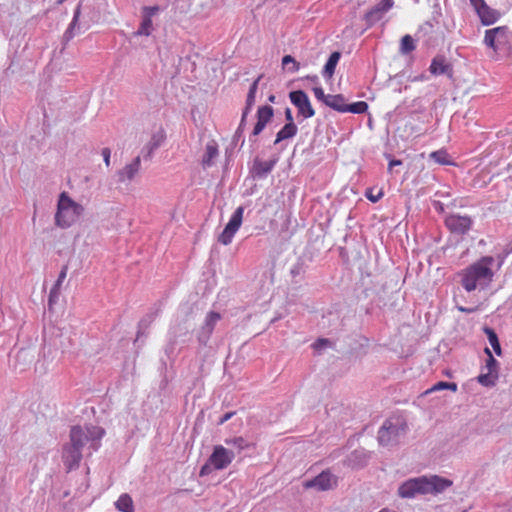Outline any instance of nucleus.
Masks as SVG:
<instances>
[{"label":"nucleus","mask_w":512,"mask_h":512,"mask_svg":"<svg viewBox=\"0 0 512 512\" xmlns=\"http://www.w3.org/2000/svg\"><path fill=\"white\" fill-rule=\"evenodd\" d=\"M495 258L484 256L459 273L460 283L467 292L487 289L493 281Z\"/></svg>","instance_id":"obj_1"},{"label":"nucleus","mask_w":512,"mask_h":512,"mask_svg":"<svg viewBox=\"0 0 512 512\" xmlns=\"http://www.w3.org/2000/svg\"><path fill=\"white\" fill-rule=\"evenodd\" d=\"M453 482L437 475L410 478L398 488V496L411 499L417 495L439 494L451 487Z\"/></svg>","instance_id":"obj_2"},{"label":"nucleus","mask_w":512,"mask_h":512,"mask_svg":"<svg viewBox=\"0 0 512 512\" xmlns=\"http://www.w3.org/2000/svg\"><path fill=\"white\" fill-rule=\"evenodd\" d=\"M82 204L74 201L67 192L60 193L57 201V209L54 216L55 225L61 229H67L79 221L84 214Z\"/></svg>","instance_id":"obj_3"},{"label":"nucleus","mask_w":512,"mask_h":512,"mask_svg":"<svg viewBox=\"0 0 512 512\" xmlns=\"http://www.w3.org/2000/svg\"><path fill=\"white\" fill-rule=\"evenodd\" d=\"M235 453L222 445L214 446L212 454L201 467L200 476H206L213 470L226 469L234 460Z\"/></svg>","instance_id":"obj_4"},{"label":"nucleus","mask_w":512,"mask_h":512,"mask_svg":"<svg viewBox=\"0 0 512 512\" xmlns=\"http://www.w3.org/2000/svg\"><path fill=\"white\" fill-rule=\"evenodd\" d=\"M407 424L400 418L386 420L378 431V441L387 446L396 443L406 433Z\"/></svg>","instance_id":"obj_5"},{"label":"nucleus","mask_w":512,"mask_h":512,"mask_svg":"<svg viewBox=\"0 0 512 512\" xmlns=\"http://www.w3.org/2000/svg\"><path fill=\"white\" fill-rule=\"evenodd\" d=\"M75 430H79L81 437H79L78 447L80 449H84L87 447L89 454L97 451L100 447V441L105 434L103 428L94 425H88L85 427L74 426L71 428L70 433H73Z\"/></svg>","instance_id":"obj_6"},{"label":"nucleus","mask_w":512,"mask_h":512,"mask_svg":"<svg viewBox=\"0 0 512 512\" xmlns=\"http://www.w3.org/2000/svg\"><path fill=\"white\" fill-rule=\"evenodd\" d=\"M512 34L507 26H499L485 31L484 44L495 52L509 48Z\"/></svg>","instance_id":"obj_7"},{"label":"nucleus","mask_w":512,"mask_h":512,"mask_svg":"<svg viewBox=\"0 0 512 512\" xmlns=\"http://www.w3.org/2000/svg\"><path fill=\"white\" fill-rule=\"evenodd\" d=\"M79 437H81L79 430L70 433V444L65 445L63 448L62 458L68 470L78 467L82 459V449L78 447Z\"/></svg>","instance_id":"obj_8"},{"label":"nucleus","mask_w":512,"mask_h":512,"mask_svg":"<svg viewBox=\"0 0 512 512\" xmlns=\"http://www.w3.org/2000/svg\"><path fill=\"white\" fill-rule=\"evenodd\" d=\"M243 214H244V207L239 206L236 208V210L231 215L228 223L226 224L224 230L218 237V241L223 245H229L237 231L242 225L243 221Z\"/></svg>","instance_id":"obj_9"},{"label":"nucleus","mask_w":512,"mask_h":512,"mask_svg":"<svg viewBox=\"0 0 512 512\" xmlns=\"http://www.w3.org/2000/svg\"><path fill=\"white\" fill-rule=\"evenodd\" d=\"M469 1L472 7L474 8L477 16L479 17L482 25L489 26L496 23L500 19L501 13L498 10L488 6L485 0Z\"/></svg>","instance_id":"obj_10"},{"label":"nucleus","mask_w":512,"mask_h":512,"mask_svg":"<svg viewBox=\"0 0 512 512\" xmlns=\"http://www.w3.org/2000/svg\"><path fill=\"white\" fill-rule=\"evenodd\" d=\"M338 484V478L330 471L326 470L321 472L319 475L311 480L304 482L303 486L306 489L314 488L318 491H327L334 489Z\"/></svg>","instance_id":"obj_11"},{"label":"nucleus","mask_w":512,"mask_h":512,"mask_svg":"<svg viewBox=\"0 0 512 512\" xmlns=\"http://www.w3.org/2000/svg\"><path fill=\"white\" fill-rule=\"evenodd\" d=\"M289 99L291 103L297 108L298 114L303 118L307 119L315 115V110L311 105L308 95L304 91L297 90L290 92Z\"/></svg>","instance_id":"obj_12"},{"label":"nucleus","mask_w":512,"mask_h":512,"mask_svg":"<svg viewBox=\"0 0 512 512\" xmlns=\"http://www.w3.org/2000/svg\"><path fill=\"white\" fill-rule=\"evenodd\" d=\"M261 78H262V75L258 76L253 81V83L251 84V86L249 88V91H248V94H247V98H246V105H245V108L243 110L241 121H240V124H239V126H238V128L236 130L235 136H240L241 133L243 132V129H244V126H245V122H246V118H247L248 114L250 113L252 107L255 104L258 84H259Z\"/></svg>","instance_id":"obj_13"},{"label":"nucleus","mask_w":512,"mask_h":512,"mask_svg":"<svg viewBox=\"0 0 512 512\" xmlns=\"http://www.w3.org/2000/svg\"><path fill=\"white\" fill-rule=\"evenodd\" d=\"M445 224L451 232L462 235L470 230L472 220L468 216L452 214L446 217Z\"/></svg>","instance_id":"obj_14"},{"label":"nucleus","mask_w":512,"mask_h":512,"mask_svg":"<svg viewBox=\"0 0 512 512\" xmlns=\"http://www.w3.org/2000/svg\"><path fill=\"white\" fill-rule=\"evenodd\" d=\"M220 319L221 315L218 312L211 311L206 315L204 324L198 332V341L200 344L206 345L208 343L215 325Z\"/></svg>","instance_id":"obj_15"},{"label":"nucleus","mask_w":512,"mask_h":512,"mask_svg":"<svg viewBox=\"0 0 512 512\" xmlns=\"http://www.w3.org/2000/svg\"><path fill=\"white\" fill-rule=\"evenodd\" d=\"M140 167L141 159L140 156H137L117 172L118 182L124 184L130 183L139 173Z\"/></svg>","instance_id":"obj_16"},{"label":"nucleus","mask_w":512,"mask_h":512,"mask_svg":"<svg viewBox=\"0 0 512 512\" xmlns=\"http://www.w3.org/2000/svg\"><path fill=\"white\" fill-rule=\"evenodd\" d=\"M393 4V0H382L380 3L374 6L364 16L367 24L371 26L381 20L384 14L392 8Z\"/></svg>","instance_id":"obj_17"},{"label":"nucleus","mask_w":512,"mask_h":512,"mask_svg":"<svg viewBox=\"0 0 512 512\" xmlns=\"http://www.w3.org/2000/svg\"><path fill=\"white\" fill-rule=\"evenodd\" d=\"M429 71L434 76L447 75L452 77L453 67L443 55L435 56L429 66Z\"/></svg>","instance_id":"obj_18"},{"label":"nucleus","mask_w":512,"mask_h":512,"mask_svg":"<svg viewBox=\"0 0 512 512\" xmlns=\"http://www.w3.org/2000/svg\"><path fill=\"white\" fill-rule=\"evenodd\" d=\"M274 115V110L269 105H264L258 108L257 110V122L252 131L253 136H258L266 127V125L271 121Z\"/></svg>","instance_id":"obj_19"},{"label":"nucleus","mask_w":512,"mask_h":512,"mask_svg":"<svg viewBox=\"0 0 512 512\" xmlns=\"http://www.w3.org/2000/svg\"><path fill=\"white\" fill-rule=\"evenodd\" d=\"M274 115V110L269 105H264L258 108L257 110V122L252 131L253 136H258L266 127V125L271 121Z\"/></svg>","instance_id":"obj_20"},{"label":"nucleus","mask_w":512,"mask_h":512,"mask_svg":"<svg viewBox=\"0 0 512 512\" xmlns=\"http://www.w3.org/2000/svg\"><path fill=\"white\" fill-rule=\"evenodd\" d=\"M275 163H276L275 160L262 161V160L256 159L254 161V165H253L254 175L259 178L266 177L272 171Z\"/></svg>","instance_id":"obj_21"},{"label":"nucleus","mask_w":512,"mask_h":512,"mask_svg":"<svg viewBox=\"0 0 512 512\" xmlns=\"http://www.w3.org/2000/svg\"><path fill=\"white\" fill-rule=\"evenodd\" d=\"M325 105L335 111L346 113L347 104L345 102L344 96L341 94H328L327 102Z\"/></svg>","instance_id":"obj_22"},{"label":"nucleus","mask_w":512,"mask_h":512,"mask_svg":"<svg viewBox=\"0 0 512 512\" xmlns=\"http://www.w3.org/2000/svg\"><path fill=\"white\" fill-rule=\"evenodd\" d=\"M297 131L298 128L295 123H286L277 133L274 144L293 138L297 134Z\"/></svg>","instance_id":"obj_23"},{"label":"nucleus","mask_w":512,"mask_h":512,"mask_svg":"<svg viewBox=\"0 0 512 512\" xmlns=\"http://www.w3.org/2000/svg\"><path fill=\"white\" fill-rule=\"evenodd\" d=\"M218 156V148L214 142H210L206 145L205 153L202 157V165L204 168L211 167L214 163L215 158Z\"/></svg>","instance_id":"obj_24"},{"label":"nucleus","mask_w":512,"mask_h":512,"mask_svg":"<svg viewBox=\"0 0 512 512\" xmlns=\"http://www.w3.org/2000/svg\"><path fill=\"white\" fill-rule=\"evenodd\" d=\"M114 505L120 512H134L133 500L127 493L121 494Z\"/></svg>","instance_id":"obj_25"},{"label":"nucleus","mask_w":512,"mask_h":512,"mask_svg":"<svg viewBox=\"0 0 512 512\" xmlns=\"http://www.w3.org/2000/svg\"><path fill=\"white\" fill-rule=\"evenodd\" d=\"M340 53L339 52H333L330 57L328 58V61L326 62L324 69L322 71L323 77L330 79L334 72L336 65L338 64L340 60Z\"/></svg>","instance_id":"obj_26"},{"label":"nucleus","mask_w":512,"mask_h":512,"mask_svg":"<svg viewBox=\"0 0 512 512\" xmlns=\"http://www.w3.org/2000/svg\"><path fill=\"white\" fill-rule=\"evenodd\" d=\"M483 331L486 334L488 341L496 355L500 356L502 354V349L496 332L487 326L483 328Z\"/></svg>","instance_id":"obj_27"},{"label":"nucleus","mask_w":512,"mask_h":512,"mask_svg":"<svg viewBox=\"0 0 512 512\" xmlns=\"http://www.w3.org/2000/svg\"><path fill=\"white\" fill-rule=\"evenodd\" d=\"M80 13H81V5L79 4L75 9L73 19L64 34V37L67 40L72 39L76 34V27H77V23H78V20L80 17Z\"/></svg>","instance_id":"obj_28"},{"label":"nucleus","mask_w":512,"mask_h":512,"mask_svg":"<svg viewBox=\"0 0 512 512\" xmlns=\"http://www.w3.org/2000/svg\"><path fill=\"white\" fill-rule=\"evenodd\" d=\"M225 444L228 446H233L238 451V453L250 446L249 442L246 441L243 437L225 439Z\"/></svg>","instance_id":"obj_29"},{"label":"nucleus","mask_w":512,"mask_h":512,"mask_svg":"<svg viewBox=\"0 0 512 512\" xmlns=\"http://www.w3.org/2000/svg\"><path fill=\"white\" fill-rule=\"evenodd\" d=\"M498 379V375L495 374V373H492V372H486V373H481L478 377H477V380L478 382L485 386V387H492L496 384V380Z\"/></svg>","instance_id":"obj_30"},{"label":"nucleus","mask_w":512,"mask_h":512,"mask_svg":"<svg viewBox=\"0 0 512 512\" xmlns=\"http://www.w3.org/2000/svg\"><path fill=\"white\" fill-rule=\"evenodd\" d=\"M484 352L487 355L485 369L488 372H492V373H495L498 375V370H499L498 361L493 357L489 348H485Z\"/></svg>","instance_id":"obj_31"},{"label":"nucleus","mask_w":512,"mask_h":512,"mask_svg":"<svg viewBox=\"0 0 512 512\" xmlns=\"http://www.w3.org/2000/svg\"><path fill=\"white\" fill-rule=\"evenodd\" d=\"M152 19L149 17H143L140 27L135 32L137 36H149L152 32Z\"/></svg>","instance_id":"obj_32"},{"label":"nucleus","mask_w":512,"mask_h":512,"mask_svg":"<svg viewBox=\"0 0 512 512\" xmlns=\"http://www.w3.org/2000/svg\"><path fill=\"white\" fill-rule=\"evenodd\" d=\"M368 109V104L364 101L355 102L352 104H347L346 112L354 113V114H362L365 113Z\"/></svg>","instance_id":"obj_33"},{"label":"nucleus","mask_w":512,"mask_h":512,"mask_svg":"<svg viewBox=\"0 0 512 512\" xmlns=\"http://www.w3.org/2000/svg\"><path fill=\"white\" fill-rule=\"evenodd\" d=\"M415 49L414 40L410 35H405L401 39L400 50L403 54H408Z\"/></svg>","instance_id":"obj_34"},{"label":"nucleus","mask_w":512,"mask_h":512,"mask_svg":"<svg viewBox=\"0 0 512 512\" xmlns=\"http://www.w3.org/2000/svg\"><path fill=\"white\" fill-rule=\"evenodd\" d=\"M282 65L292 73L298 71L300 67L299 63L291 55H285L282 58Z\"/></svg>","instance_id":"obj_35"},{"label":"nucleus","mask_w":512,"mask_h":512,"mask_svg":"<svg viewBox=\"0 0 512 512\" xmlns=\"http://www.w3.org/2000/svg\"><path fill=\"white\" fill-rule=\"evenodd\" d=\"M457 388H458L457 384L454 382L440 381V382L436 383L434 386H432L429 390H427L426 393H430L433 391H439V390H443V389H449L453 392H456Z\"/></svg>","instance_id":"obj_36"},{"label":"nucleus","mask_w":512,"mask_h":512,"mask_svg":"<svg viewBox=\"0 0 512 512\" xmlns=\"http://www.w3.org/2000/svg\"><path fill=\"white\" fill-rule=\"evenodd\" d=\"M430 158L439 164H448V154L443 150L434 151L430 154Z\"/></svg>","instance_id":"obj_37"},{"label":"nucleus","mask_w":512,"mask_h":512,"mask_svg":"<svg viewBox=\"0 0 512 512\" xmlns=\"http://www.w3.org/2000/svg\"><path fill=\"white\" fill-rule=\"evenodd\" d=\"M313 92H314V96L316 97L317 100H319V101L323 102L324 104H326L327 98H328V94L324 93V90H323L322 87H320V86L313 87Z\"/></svg>","instance_id":"obj_38"},{"label":"nucleus","mask_w":512,"mask_h":512,"mask_svg":"<svg viewBox=\"0 0 512 512\" xmlns=\"http://www.w3.org/2000/svg\"><path fill=\"white\" fill-rule=\"evenodd\" d=\"M366 197L373 203H376L378 202L382 196H383V192L382 191H379L376 195L373 194V189H368L365 193Z\"/></svg>","instance_id":"obj_39"},{"label":"nucleus","mask_w":512,"mask_h":512,"mask_svg":"<svg viewBox=\"0 0 512 512\" xmlns=\"http://www.w3.org/2000/svg\"><path fill=\"white\" fill-rule=\"evenodd\" d=\"M67 270H68L67 266H64V267L61 269V271H60V273H59V275H58L57 281H56V283L54 284V286H56V287H58V288H60V287H61L62 283L64 282V280H65V278H66V276H67Z\"/></svg>","instance_id":"obj_40"},{"label":"nucleus","mask_w":512,"mask_h":512,"mask_svg":"<svg viewBox=\"0 0 512 512\" xmlns=\"http://www.w3.org/2000/svg\"><path fill=\"white\" fill-rule=\"evenodd\" d=\"M59 294H60V288L53 286L50 291V294H49V303L51 304V303L56 302L59 297Z\"/></svg>","instance_id":"obj_41"},{"label":"nucleus","mask_w":512,"mask_h":512,"mask_svg":"<svg viewBox=\"0 0 512 512\" xmlns=\"http://www.w3.org/2000/svg\"><path fill=\"white\" fill-rule=\"evenodd\" d=\"M362 456H364V453L362 451H354L351 456L348 458V465L355 467L354 458L360 459Z\"/></svg>","instance_id":"obj_42"},{"label":"nucleus","mask_w":512,"mask_h":512,"mask_svg":"<svg viewBox=\"0 0 512 512\" xmlns=\"http://www.w3.org/2000/svg\"><path fill=\"white\" fill-rule=\"evenodd\" d=\"M159 10L157 6L144 7V17L152 18V16Z\"/></svg>","instance_id":"obj_43"},{"label":"nucleus","mask_w":512,"mask_h":512,"mask_svg":"<svg viewBox=\"0 0 512 512\" xmlns=\"http://www.w3.org/2000/svg\"><path fill=\"white\" fill-rule=\"evenodd\" d=\"M106 167L110 166L111 151L109 148H103L101 152Z\"/></svg>","instance_id":"obj_44"},{"label":"nucleus","mask_w":512,"mask_h":512,"mask_svg":"<svg viewBox=\"0 0 512 512\" xmlns=\"http://www.w3.org/2000/svg\"><path fill=\"white\" fill-rule=\"evenodd\" d=\"M235 414V412H227L225 413L218 421V425H223L225 422H227L228 420H230L233 415Z\"/></svg>","instance_id":"obj_45"},{"label":"nucleus","mask_w":512,"mask_h":512,"mask_svg":"<svg viewBox=\"0 0 512 512\" xmlns=\"http://www.w3.org/2000/svg\"><path fill=\"white\" fill-rule=\"evenodd\" d=\"M329 343L328 340L326 339H318L315 343H314V347L316 349H321L322 347L326 346L327 344Z\"/></svg>","instance_id":"obj_46"},{"label":"nucleus","mask_w":512,"mask_h":512,"mask_svg":"<svg viewBox=\"0 0 512 512\" xmlns=\"http://www.w3.org/2000/svg\"><path fill=\"white\" fill-rule=\"evenodd\" d=\"M401 164H402V161H401V160L391 159V160L389 161V165H388V170H389V172H391V171H392V169H393V167H394V166H399V165H401Z\"/></svg>","instance_id":"obj_47"},{"label":"nucleus","mask_w":512,"mask_h":512,"mask_svg":"<svg viewBox=\"0 0 512 512\" xmlns=\"http://www.w3.org/2000/svg\"><path fill=\"white\" fill-rule=\"evenodd\" d=\"M285 118L287 120V123H294L292 111L290 108H286L285 110Z\"/></svg>","instance_id":"obj_48"},{"label":"nucleus","mask_w":512,"mask_h":512,"mask_svg":"<svg viewBox=\"0 0 512 512\" xmlns=\"http://www.w3.org/2000/svg\"><path fill=\"white\" fill-rule=\"evenodd\" d=\"M306 79H308L309 81H311L314 84H318L319 83V78H318L317 75L307 76Z\"/></svg>","instance_id":"obj_49"},{"label":"nucleus","mask_w":512,"mask_h":512,"mask_svg":"<svg viewBox=\"0 0 512 512\" xmlns=\"http://www.w3.org/2000/svg\"><path fill=\"white\" fill-rule=\"evenodd\" d=\"M159 146V143L154 141L149 143V153L152 152L154 149H156Z\"/></svg>","instance_id":"obj_50"},{"label":"nucleus","mask_w":512,"mask_h":512,"mask_svg":"<svg viewBox=\"0 0 512 512\" xmlns=\"http://www.w3.org/2000/svg\"><path fill=\"white\" fill-rule=\"evenodd\" d=\"M458 309L462 312L471 313L474 310L472 308L458 307Z\"/></svg>","instance_id":"obj_51"},{"label":"nucleus","mask_w":512,"mask_h":512,"mask_svg":"<svg viewBox=\"0 0 512 512\" xmlns=\"http://www.w3.org/2000/svg\"><path fill=\"white\" fill-rule=\"evenodd\" d=\"M275 99H276L275 95H270V96L268 97L269 102H272V103H274V102H275Z\"/></svg>","instance_id":"obj_52"},{"label":"nucleus","mask_w":512,"mask_h":512,"mask_svg":"<svg viewBox=\"0 0 512 512\" xmlns=\"http://www.w3.org/2000/svg\"><path fill=\"white\" fill-rule=\"evenodd\" d=\"M379 512H396V511H394L392 509H388V508H383Z\"/></svg>","instance_id":"obj_53"},{"label":"nucleus","mask_w":512,"mask_h":512,"mask_svg":"<svg viewBox=\"0 0 512 512\" xmlns=\"http://www.w3.org/2000/svg\"><path fill=\"white\" fill-rule=\"evenodd\" d=\"M66 0H57V4H62L64 3Z\"/></svg>","instance_id":"obj_54"}]
</instances>
